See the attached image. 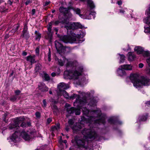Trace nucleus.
Returning <instances> with one entry per match:
<instances>
[{"mask_svg":"<svg viewBox=\"0 0 150 150\" xmlns=\"http://www.w3.org/2000/svg\"><path fill=\"white\" fill-rule=\"evenodd\" d=\"M94 117L98 118L97 119L94 120V127L98 125H104L106 117V115L104 114H101L100 110L97 108H94Z\"/></svg>","mask_w":150,"mask_h":150,"instance_id":"0eeeda50","label":"nucleus"},{"mask_svg":"<svg viewBox=\"0 0 150 150\" xmlns=\"http://www.w3.org/2000/svg\"><path fill=\"white\" fill-rule=\"evenodd\" d=\"M40 76L43 79L46 81H48L50 79V78L49 75L44 71H43L40 74Z\"/></svg>","mask_w":150,"mask_h":150,"instance_id":"6ab92c4d","label":"nucleus"},{"mask_svg":"<svg viewBox=\"0 0 150 150\" xmlns=\"http://www.w3.org/2000/svg\"><path fill=\"white\" fill-rule=\"evenodd\" d=\"M146 104V105L147 106H149L150 105V101H147L146 103H145Z\"/></svg>","mask_w":150,"mask_h":150,"instance_id":"c03bdc74","label":"nucleus"},{"mask_svg":"<svg viewBox=\"0 0 150 150\" xmlns=\"http://www.w3.org/2000/svg\"><path fill=\"white\" fill-rule=\"evenodd\" d=\"M13 72H12V73L11 74V76H12V75H13Z\"/></svg>","mask_w":150,"mask_h":150,"instance_id":"e2e57ef3","label":"nucleus"},{"mask_svg":"<svg viewBox=\"0 0 150 150\" xmlns=\"http://www.w3.org/2000/svg\"><path fill=\"white\" fill-rule=\"evenodd\" d=\"M28 28L26 24L24 25V28L22 31V34L21 36L22 38H24L25 39H28L29 37V35L27 31Z\"/></svg>","mask_w":150,"mask_h":150,"instance_id":"ddd939ff","label":"nucleus"},{"mask_svg":"<svg viewBox=\"0 0 150 150\" xmlns=\"http://www.w3.org/2000/svg\"><path fill=\"white\" fill-rule=\"evenodd\" d=\"M57 95H58V96H60V94H59V93H58H58H57Z\"/></svg>","mask_w":150,"mask_h":150,"instance_id":"052dcab7","label":"nucleus"},{"mask_svg":"<svg viewBox=\"0 0 150 150\" xmlns=\"http://www.w3.org/2000/svg\"><path fill=\"white\" fill-rule=\"evenodd\" d=\"M51 54H50V50L49 49V52L48 54V60L49 61H50L51 60Z\"/></svg>","mask_w":150,"mask_h":150,"instance_id":"7c9ffc66","label":"nucleus"},{"mask_svg":"<svg viewBox=\"0 0 150 150\" xmlns=\"http://www.w3.org/2000/svg\"><path fill=\"white\" fill-rule=\"evenodd\" d=\"M52 23L53 25H56L59 24V22L58 21H56L54 22H52Z\"/></svg>","mask_w":150,"mask_h":150,"instance_id":"72a5a7b5","label":"nucleus"},{"mask_svg":"<svg viewBox=\"0 0 150 150\" xmlns=\"http://www.w3.org/2000/svg\"><path fill=\"white\" fill-rule=\"evenodd\" d=\"M134 50L138 54L142 53L144 57H147L146 62L150 68L146 69L147 73L150 74V51L148 50L144 51L143 48L140 46L136 47L134 48Z\"/></svg>","mask_w":150,"mask_h":150,"instance_id":"6e6552de","label":"nucleus"},{"mask_svg":"<svg viewBox=\"0 0 150 150\" xmlns=\"http://www.w3.org/2000/svg\"><path fill=\"white\" fill-rule=\"evenodd\" d=\"M35 9H33L32 10V14L33 15L35 14Z\"/></svg>","mask_w":150,"mask_h":150,"instance_id":"a19ab883","label":"nucleus"},{"mask_svg":"<svg viewBox=\"0 0 150 150\" xmlns=\"http://www.w3.org/2000/svg\"><path fill=\"white\" fill-rule=\"evenodd\" d=\"M69 88L68 85L65 84L63 82L60 83L57 86V89L59 90V91L61 93L62 91H64V90L66 89Z\"/></svg>","mask_w":150,"mask_h":150,"instance_id":"f8f14e48","label":"nucleus"},{"mask_svg":"<svg viewBox=\"0 0 150 150\" xmlns=\"http://www.w3.org/2000/svg\"><path fill=\"white\" fill-rule=\"evenodd\" d=\"M114 117H111L108 120V122L110 124H113L115 123V121L114 120Z\"/></svg>","mask_w":150,"mask_h":150,"instance_id":"cd10ccee","label":"nucleus"},{"mask_svg":"<svg viewBox=\"0 0 150 150\" xmlns=\"http://www.w3.org/2000/svg\"><path fill=\"white\" fill-rule=\"evenodd\" d=\"M55 12V10H53L52 11V13H54Z\"/></svg>","mask_w":150,"mask_h":150,"instance_id":"13d9d810","label":"nucleus"},{"mask_svg":"<svg viewBox=\"0 0 150 150\" xmlns=\"http://www.w3.org/2000/svg\"><path fill=\"white\" fill-rule=\"evenodd\" d=\"M122 2L121 1H119L117 2V3L118 4V5H120L122 4Z\"/></svg>","mask_w":150,"mask_h":150,"instance_id":"37998d69","label":"nucleus"},{"mask_svg":"<svg viewBox=\"0 0 150 150\" xmlns=\"http://www.w3.org/2000/svg\"><path fill=\"white\" fill-rule=\"evenodd\" d=\"M35 56L34 55L32 56L31 55L28 56L26 57L27 60L30 62L31 65L33 64L36 62V61L35 59Z\"/></svg>","mask_w":150,"mask_h":150,"instance_id":"a211bd4d","label":"nucleus"},{"mask_svg":"<svg viewBox=\"0 0 150 150\" xmlns=\"http://www.w3.org/2000/svg\"><path fill=\"white\" fill-rule=\"evenodd\" d=\"M53 107H54V109H56V110L57 109V107L55 105H54Z\"/></svg>","mask_w":150,"mask_h":150,"instance_id":"3c124183","label":"nucleus"},{"mask_svg":"<svg viewBox=\"0 0 150 150\" xmlns=\"http://www.w3.org/2000/svg\"><path fill=\"white\" fill-rule=\"evenodd\" d=\"M24 118L23 117H18L15 121L13 124L9 125V129H13L15 131V133L12 134L11 139L12 141L16 142L18 141V138L17 136L18 132L20 134V135L26 141L29 140L31 139L33 137V132L30 131L25 132L23 130L21 132L20 127L23 128L26 127L27 125L24 122Z\"/></svg>","mask_w":150,"mask_h":150,"instance_id":"7ed1b4c3","label":"nucleus"},{"mask_svg":"<svg viewBox=\"0 0 150 150\" xmlns=\"http://www.w3.org/2000/svg\"><path fill=\"white\" fill-rule=\"evenodd\" d=\"M62 142L66 144L67 143V141L66 140H64Z\"/></svg>","mask_w":150,"mask_h":150,"instance_id":"864d4df0","label":"nucleus"},{"mask_svg":"<svg viewBox=\"0 0 150 150\" xmlns=\"http://www.w3.org/2000/svg\"><path fill=\"white\" fill-rule=\"evenodd\" d=\"M43 106L44 107H45L46 105V103L45 100H44L43 101Z\"/></svg>","mask_w":150,"mask_h":150,"instance_id":"4c0bfd02","label":"nucleus"},{"mask_svg":"<svg viewBox=\"0 0 150 150\" xmlns=\"http://www.w3.org/2000/svg\"><path fill=\"white\" fill-rule=\"evenodd\" d=\"M32 2L31 0H27L26 2L25 3V4L26 5H28L30 3Z\"/></svg>","mask_w":150,"mask_h":150,"instance_id":"f704fd0d","label":"nucleus"},{"mask_svg":"<svg viewBox=\"0 0 150 150\" xmlns=\"http://www.w3.org/2000/svg\"><path fill=\"white\" fill-rule=\"evenodd\" d=\"M35 33L36 34L35 39L37 40H39L41 37V34L38 33L37 31H35Z\"/></svg>","mask_w":150,"mask_h":150,"instance_id":"a878e982","label":"nucleus"},{"mask_svg":"<svg viewBox=\"0 0 150 150\" xmlns=\"http://www.w3.org/2000/svg\"><path fill=\"white\" fill-rule=\"evenodd\" d=\"M16 98L15 97H14L13 98H11V100L14 101V100H16Z\"/></svg>","mask_w":150,"mask_h":150,"instance_id":"de8ad7c7","label":"nucleus"},{"mask_svg":"<svg viewBox=\"0 0 150 150\" xmlns=\"http://www.w3.org/2000/svg\"><path fill=\"white\" fill-rule=\"evenodd\" d=\"M62 58V59H56V60L58 61V64L61 66L65 65L67 68H71V69L64 72V77L73 80L78 84L80 85L83 83V81L80 78L83 71V67L78 66L76 61L72 62L70 59H67L65 57H63Z\"/></svg>","mask_w":150,"mask_h":150,"instance_id":"f03ea898","label":"nucleus"},{"mask_svg":"<svg viewBox=\"0 0 150 150\" xmlns=\"http://www.w3.org/2000/svg\"><path fill=\"white\" fill-rule=\"evenodd\" d=\"M61 93L66 98L72 100L76 98V101L74 103V106L77 107V108L73 107L67 108V111L69 113L71 114L75 113L76 115H79L80 114V109L81 108L83 114L86 115H88L89 112V110L85 107H82L86 104L90 106L93 105L94 101L93 99H91L89 93L81 92V99H80L79 95L75 94H73L69 96L68 93L65 91H62Z\"/></svg>","mask_w":150,"mask_h":150,"instance_id":"f257e3e1","label":"nucleus"},{"mask_svg":"<svg viewBox=\"0 0 150 150\" xmlns=\"http://www.w3.org/2000/svg\"><path fill=\"white\" fill-rule=\"evenodd\" d=\"M53 25L52 22H50L49 24V25L47 28L48 32L47 33V35L45 36V38L48 40L50 42H51L52 38V34L51 33V30L52 25Z\"/></svg>","mask_w":150,"mask_h":150,"instance_id":"9d476101","label":"nucleus"},{"mask_svg":"<svg viewBox=\"0 0 150 150\" xmlns=\"http://www.w3.org/2000/svg\"><path fill=\"white\" fill-rule=\"evenodd\" d=\"M41 68V65L39 63L36 64L35 68V71L36 72H38L39 70H40Z\"/></svg>","mask_w":150,"mask_h":150,"instance_id":"bb28decb","label":"nucleus"},{"mask_svg":"<svg viewBox=\"0 0 150 150\" xmlns=\"http://www.w3.org/2000/svg\"><path fill=\"white\" fill-rule=\"evenodd\" d=\"M68 123L70 126H71L72 129L75 131H77L81 129V127L79 124L77 125L76 124V125L75 126H72V125L74 123L73 120L71 119H70L68 121Z\"/></svg>","mask_w":150,"mask_h":150,"instance_id":"4468645a","label":"nucleus"},{"mask_svg":"<svg viewBox=\"0 0 150 150\" xmlns=\"http://www.w3.org/2000/svg\"><path fill=\"white\" fill-rule=\"evenodd\" d=\"M144 66V64L142 63H140L139 64V68H142Z\"/></svg>","mask_w":150,"mask_h":150,"instance_id":"e433bc0d","label":"nucleus"},{"mask_svg":"<svg viewBox=\"0 0 150 150\" xmlns=\"http://www.w3.org/2000/svg\"><path fill=\"white\" fill-rule=\"evenodd\" d=\"M56 74L54 72H52L51 74V76L52 77H54L56 75Z\"/></svg>","mask_w":150,"mask_h":150,"instance_id":"a18cd8bd","label":"nucleus"},{"mask_svg":"<svg viewBox=\"0 0 150 150\" xmlns=\"http://www.w3.org/2000/svg\"><path fill=\"white\" fill-rule=\"evenodd\" d=\"M54 30L56 32L55 34L56 35H57V32L58 31V29L57 28H54Z\"/></svg>","mask_w":150,"mask_h":150,"instance_id":"79ce46f5","label":"nucleus"},{"mask_svg":"<svg viewBox=\"0 0 150 150\" xmlns=\"http://www.w3.org/2000/svg\"><path fill=\"white\" fill-rule=\"evenodd\" d=\"M94 140H99L100 139H99V137L94 132Z\"/></svg>","mask_w":150,"mask_h":150,"instance_id":"c756f323","label":"nucleus"},{"mask_svg":"<svg viewBox=\"0 0 150 150\" xmlns=\"http://www.w3.org/2000/svg\"><path fill=\"white\" fill-rule=\"evenodd\" d=\"M147 116H148L146 114L145 115H143L141 116H139L138 118L137 122L138 123H139L141 121H145L147 118Z\"/></svg>","mask_w":150,"mask_h":150,"instance_id":"4be33fe9","label":"nucleus"},{"mask_svg":"<svg viewBox=\"0 0 150 150\" xmlns=\"http://www.w3.org/2000/svg\"><path fill=\"white\" fill-rule=\"evenodd\" d=\"M49 93L50 94H52V92L51 91H49Z\"/></svg>","mask_w":150,"mask_h":150,"instance_id":"4d7b16f0","label":"nucleus"},{"mask_svg":"<svg viewBox=\"0 0 150 150\" xmlns=\"http://www.w3.org/2000/svg\"><path fill=\"white\" fill-rule=\"evenodd\" d=\"M129 78L134 86L136 88H142L144 86L150 85V80L146 77L141 76L139 78L137 74H131Z\"/></svg>","mask_w":150,"mask_h":150,"instance_id":"423d86ee","label":"nucleus"},{"mask_svg":"<svg viewBox=\"0 0 150 150\" xmlns=\"http://www.w3.org/2000/svg\"><path fill=\"white\" fill-rule=\"evenodd\" d=\"M65 129L67 131H68L69 130V129L67 127H66L65 128Z\"/></svg>","mask_w":150,"mask_h":150,"instance_id":"6e6d98bb","label":"nucleus"},{"mask_svg":"<svg viewBox=\"0 0 150 150\" xmlns=\"http://www.w3.org/2000/svg\"><path fill=\"white\" fill-rule=\"evenodd\" d=\"M125 12V11L123 10H121L120 11V12L122 13H124Z\"/></svg>","mask_w":150,"mask_h":150,"instance_id":"8fccbe9b","label":"nucleus"},{"mask_svg":"<svg viewBox=\"0 0 150 150\" xmlns=\"http://www.w3.org/2000/svg\"><path fill=\"white\" fill-rule=\"evenodd\" d=\"M38 87L39 90L42 91H47L48 90V88L45 86V84L42 83H39Z\"/></svg>","mask_w":150,"mask_h":150,"instance_id":"dca6fc26","label":"nucleus"},{"mask_svg":"<svg viewBox=\"0 0 150 150\" xmlns=\"http://www.w3.org/2000/svg\"><path fill=\"white\" fill-rule=\"evenodd\" d=\"M96 148H97V147H98V148H100V147L99 146L98 147V146H96Z\"/></svg>","mask_w":150,"mask_h":150,"instance_id":"bf43d9fd","label":"nucleus"},{"mask_svg":"<svg viewBox=\"0 0 150 150\" xmlns=\"http://www.w3.org/2000/svg\"><path fill=\"white\" fill-rule=\"evenodd\" d=\"M120 67L124 70L131 71L132 70V66L130 64H126L122 65Z\"/></svg>","mask_w":150,"mask_h":150,"instance_id":"f3484780","label":"nucleus"},{"mask_svg":"<svg viewBox=\"0 0 150 150\" xmlns=\"http://www.w3.org/2000/svg\"><path fill=\"white\" fill-rule=\"evenodd\" d=\"M21 92V91L20 90H16L15 91V93L16 95H18Z\"/></svg>","mask_w":150,"mask_h":150,"instance_id":"c9c22d12","label":"nucleus"},{"mask_svg":"<svg viewBox=\"0 0 150 150\" xmlns=\"http://www.w3.org/2000/svg\"><path fill=\"white\" fill-rule=\"evenodd\" d=\"M27 54V53L26 52H25V51H23V53H22V55H23V56H26V55Z\"/></svg>","mask_w":150,"mask_h":150,"instance_id":"49530a36","label":"nucleus"},{"mask_svg":"<svg viewBox=\"0 0 150 150\" xmlns=\"http://www.w3.org/2000/svg\"><path fill=\"white\" fill-rule=\"evenodd\" d=\"M146 13L148 17L144 19V22L146 24L150 25V5L148 9L146 11Z\"/></svg>","mask_w":150,"mask_h":150,"instance_id":"2eb2a0df","label":"nucleus"},{"mask_svg":"<svg viewBox=\"0 0 150 150\" xmlns=\"http://www.w3.org/2000/svg\"><path fill=\"white\" fill-rule=\"evenodd\" d=\"M54 71H56L57 74H59L60 73V69L59 68H56Z\"/></svg>","mask_w":150,"mask_h":150,"instance_id":"2f4dec72","label":"nucleus"},{"mask_svg":"<svg viewBox=\"0 0 150 150\" xmlns=\"http://www.w3.org/2000/svg\"><path fill=\"white\" fill-rule=\"evenodd\" d=\"M73 11L75 12L77 14L79 15L80 17H81L82 16V15L80 14L81 13V10L80 9L78 8H72Z\"/></svg>","mask_w":150,"mask_h":150,"instance_id":"5701e85b","label":"nucleus"},{"mask_svg":"<svg viewBox=\"0 0 150 150\" xmlns=\"http://www.w3.org/2000/svg\"><path fill=\"white\" fill-rule=\"evenodd\" d=\"M50 3V2H48V1H47V2H46L45 3V4L44 5V6H47L48 5L49 3Z\"/></svg>","mask_w":150,"mask_h":150,"instance_id":"09e8293b","label":"nucleus"},{"mask_svg":"<svg viewBox=\"0 0 150 150\" xmlns=\"http://www.w3.org/2000/svg\"><path fill=\"white\" fill-rule=\"evenodd\" d=\"M127 56L129 61H133L136 57L135 55L133 52H129L127 54Z\"/></svg>","mask_w":150,"mask_h":150,"instance_id":"aec40b11","label":"nucleus"},{"mask_svg":"<svg viewBox=\"0 0 150 150\" xmlns=\"http://www.w3.org/2000/svg\"><path fill=\"white\" fill-rule=\"evenodd\" d=\"M116 123L117 124H120L122 123V122H117Z\"/></svg>","mask_w":150,"mask_h":150,"instance_id":"603ef678","label":"nucleus"},{"mask_svg":"<svg viewBox=\"0 0 150 150\" xmlns=\"http://www.w3.org/2000/svg\"><path fill=\"white\" fill-rule=\"evenodd\" d=\"M117 73L118 75L120 76H123L126 74V72L125 71L120 67L117 70Z\"/></svg>","mask_w":150,"mask_h":150,"instance_id":"412c9836","label":"nucleus"},{"mask_svg":"<svg viewBox=\"0 0 150 150\" xmlns=\"http://www.w3.org/2000/svg\"><path fill=\"white\" fill-rule=\"evenodd\" d=\"M60 12L62 13L64 16L70 17L72 16V14L69 13V9L68 8L60 7L59 9Z\"/></svg>","mask_w":150,"mask_h":150,"instance_id":"9b49d317","label":"nucleus"},{"mask_svg":"<svg viewBox=\"0 0 150 150\" xmlns=\"http://www.w3.org/2000/svg\"><path fill=\"white\" fill-rule=\"evenodd\" d=\"M4 2L3 0H0V4Z\"/></svg>","mask_w":150,"mask_h":150,"instance_id":"5fc2aeb1","label":"nucleus"},{"mask_svg":"<svg viewBox=\"0 0 150 150\" xmlns=\"http://www.w3.org/2000/svg\"><path fill=\"white\" fill-rule=\"evenodd\" d=\"M66 106H68L70 107V105L69 104H66Z\"/></svg>","mask_w":150,"mask_h":150,"instance_id":"680f3d73","label":"nucleus"},{"mask_svg":"<svg viewBox=\"0 0 150 150\" xmlns=\"http://www.w3.org/2000/svg\"><path fill=\"white\" fill-rule=\"evenodd\" d=\"M57 36L59 37L60 40L56 41L55 42V45L57 52L59 54H61V53L65 52L66 47L61 44V41L65 43H80L83 42L80 39L83 38V36L81 33L79 35L72 33L71 34V35L60 36L58 35Z\"/></svg>","mask_w":150,"mask_h":150,"instance_id":"20e7f679","label":"nucleus"},{"mask_svg":"<svg viewBox=\"0 0 150 150\" xmlns=\"http://www.w3.org/2000/svg\"><path fill=\"white\" fill-rule=\"evenodd\" d=\"M120 57V59L119 63H123L125 61V56L123 54H118Z\"/></svg>","mask_w":150,"mask_h":150,"instance_id":"b1692460","label":"nucleus"},{"mask_svg":"<svg viewBox=\"0 0 150 150\" xmlns=\"http://www.w3.org/2000/svg\"><path fill=\"white\" fill-rule=\"evenodd\" d=\"M82 134L83 135V139L82 140L80 138H76L75 142L78 146L77 150H85L87 146H85L86 142L89 143L91 140L93 136V129H84L82 131Z\"/></svg>","mask_w":150,"mask_h":150,"instance_id":"39448f33","label":"nucleus"},{"mask_svg":"<svg viewBox=\"0 0 150 150\" xmlns=\"http://www.w3.org/2000/svg\"><path fill=\"white\" fill-rule=\"evenodd\" d=\"M28 126H29V125H30V124L29 123H28Z\"/></svg>","mask_w":150,"mask_h":150,"instance_id":"0e129e2a","label":"nucleus"},{"mask_svg":"<svg viewBox=\"0 0 150 150\" xmlns=\"http://www.w3.org/2000/svg\"><path fill=\"white\" fill-rule=\"evenodd\" d=\"M35 116L37 118H39L40 117V114L39 112H37L35 113Z\"/></svg>","mask_w":150,"mask_h":150,"instance_id":"473e14b6","label":"nucleus"},{"mask_svg":"<svg viewBox=\"0 0 150 150\" xmlns=\"http://www.w3.org/2000/svg\"><path fill=\"white\" fill-rule=\"evenodd\" d=\"M60 127V124L59 123H57L56 126H53L52 127L51 129L52 131H54L55 130H58Z\"/></svg>","mask_w":150,"mask_h":150,"instance_id":"393cba45","label":"nucleus"},{"mask_svg":"<svg viewBox=\"0 0 150 150\" xmlns=\"http://www.w3.org/2000/svg\"><path fill=\"white\" fill-rule=\"evenodd\" d=\"M64 24V27L67 30L72 29H74L79 28H82V26L79 23H70L69 21H64L62 23Z\"/></svg>","mask_w":150,"mask_h":150,"instance_id":"1a4fd4ad","label":"nucleus"},{"mask_svg":"<svg viewBox=\"0 0 150 150\" xmlns=\"http://www.w3.org/2000/svg\"><path fill=\"white\" fill-rule=\"evenodd\" d=\"M35 52H36V53L38 54H39V49L38 48H37L35 50Z\"/></svg>","mask_w":150,"mask_h":150,"instance_id":"58836bf2","label":"nucleus"},{"mask_svg":"<svg viewBox=\"0 0 150 150\" xmlns=\"http://www.w3.org/2000/svg\"><path fill=\"white\" fill-rule=\"evenodd\" d=\"M144 32L146 33L150 34V26L145 27Z\"/></svg>","mask_w":150,"mask_h":150,"instance_id":"c85d7f7f","label":"nucleus"},{"mask_svg":"<svg viewBox=\"0 0 150 150\" xmlns=\"http://www.w3.org/2000/svg\"><path fill=\"white\" fill-rule=\"evenodd\" d=\"M38 150V149H37V150Z\"/></svg>","mask_w":150,"mask_h":150,"instance_id":"338daca9","label":"nucleus"},{"mask_svg":"<svg viewBox=\"0 0 150 150\" xmlns=\"http://www.w3.org/2000/svg\"><path fill=\"white\" fill-rule=\"evenodd\" d=\"M52 121V119L51 118H48L47 120V121L48 123H50Z\"/></svg>","mask_w":150,"mask_h":150,"instance_id":"ea45409f","label":"nucleus"},{"mask_svg":"<svg viewBox=\"0 0 150 150\" xmlns=\"http://www.w3.org/2000/svg\"><path fill=\"white\" fill-rule=\"evenodd\" d=\"M69 150H71V148L69 149Z\"/></svg>","mask_w":150,"mask_h":150,"instance_id":"69168bd1","label":"nucleus"}]
</instances>
